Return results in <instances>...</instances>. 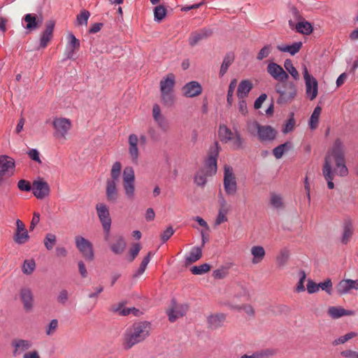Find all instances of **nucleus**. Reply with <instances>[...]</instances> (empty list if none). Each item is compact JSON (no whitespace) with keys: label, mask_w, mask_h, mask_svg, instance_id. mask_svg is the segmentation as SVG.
I'll use <instances>...</instances> for the list:
<instances>
[{"label":"nucleus","mask_w":358,"mask_h":358,"mask_svg":"<svg viewBox=\"0 0 358 358\" xmlns=\"http://www.w3.org/2000/svg\"><path fill=\"white\" fill-rule=\"evenodd\" d=\"M299 280L296 285V290L298 292H304L305 287L303 284L306 278V273L303 271H300L299 272Z\"/></svg>","instance_id":"60"},{"label":"nucleus","mask_w":358,"mask_h":358,"mask_svg":"<svg viewBox=\"0 0 358 358\" xmlns=\"http://www.w3.org/2000/svg\"><path fill=\"white\" fill-rule=\"evenodd\" d=\"M32 190L37 199H42L49 194L50 187L45 181L38 180L34 181Z\"/></svg>","instance_id":"17"},{"label":"nucleus","mask_w":358,"mask_h":358,"mask_svg":"<svg viewBox=\"0 0 358 358\" xmlns=\"http://www.w3.org/2000/svg\"><path fill=\"white\" fill-rule=\"evenodd\" d=\"M112 310L115 313H117L119 315L125 316L131 314V310H135V308H126L123 303H120L117 305H113L111 308Z\"/></svg>","instance_id":"39"},{"label":"nucleus","mask_w":358,"mask_h":358,"mask_svg":"<svg viewBox=\"0 0 358 358\" xmlns=\"http://www.w3.org/2000/svg\"><path fill=\"white\" fill-rule=\"evenodd\" d=\"M220 150V147L217 142L210 148L208 157L205 163V167L203 170L208 173L210 176L215 175L217 173V160Z\"/></svg>","instance_id":"6"},{"label":"nucleus","mask_w":358,"mask_h":358,"mask_svg":"<svg viewBox=\"0 0 358 358\" xmlns=\"http://www.w3.org/2000/svg\"><path fill=\"white\" fill-rule=\"evenodd\" d=\"M202 257V250L199 247H194L185 257L186 265H190L200 259Z\"/></svg>","instance_id":"31"},{"label":"nucleus","mask_w":358,"mask_h":358,"mask_svg":"<svg viewBox=\"0 0 358 358\" xmlns=\"http://www.w3.org/2000/svg\"><path fill=\"white\" fill-rule=\"evenodd\" d=\"M23 19L27 23L25 28L29 31L38 29L41 23V22L36 20V15L33 14H27Z\"/></svg>","instance_id":"33"},{"label":"nucleus","mask_w":358,"mask_h":358,"mask_svg":"<svg viewBox=\"0 0 358 358\" xmlns=\"http://www.w3.org/2000/svg\"><path fill=\"white\" fill-rule=\"evenodd\" d=\"M122 169L121 163L119 162H116L113 164L111 171H110V176L111 179L114 180V181H117L120 177V171Z\"/></svg>","instance_id":"56"},{"label":"nucleus","mask_w":358,"mask_h":358,"mask_svg":"<svg viewBox=\"0 0 358 358\" xmlns=\"http://www.w3.org/2000/svg\"><path fill=\"white\" fill-rule=\"evenodd\" d=\"M138 138L136 134H132L129 136L128 152H129V155L131 162L135 164H138V155H139V151H138Z\"/></svg>","instance_id":"19"},{"label":"nucleus","mask_w":358,"mask_h":358,"mask_svg":"<svg viewBox=\"0 0 358 358\" xmlns=\"http://www.w3.org/2000/svg\"><path fill=\"white\" fill-rule=\"evenodd\" d=\"M188 310V306L186 304H178L174 301H172L171 308L167 310L169 321L175 322L178 318L184 316Z\"/></svg>","instance_id":"13"},{"label":"nucleus","mask_w":358,"mask_h":358,"mask_svg":"<svg viewBox=\"0 0 358 358\" xmlns=\"http://www.w3.org/2000/svg\"><path fill=\"white\" fill-rule=\"evenodd\" d=\"M303 74L306 83V93L310 100H313L317 95V81L310 76L306 66L303 68Z\"/></svg>","instance_id":"10"},{"label":"nucleus","mask_w":358,"mask_h":358,"mask_svg":"<svg viewBox=\"0 0 358 358\" xmlns=\"http://www.w3.org/2000/svg\"><path fill=\"white\" fill-rule=\"evenodd\" d=\"M96 209L103 229L108 235L109 234L111 225V219L110 217L108 208L106 204L101 203L96 204Z\"/></svg>","instance_id":"11"},{"label":"nucleus","mask_w":358,"mask_h":358,"mask_svg":"<svg viewBox=\"0 0 358 358\" xmlns=\"http://www.w3.org/2000/svg\"><path fill=\"white\" fill-rule=\"evenodd\" d=\"M234 134V133L226 125L223 124L220 126L218 135L222 142L224 143H229L231 140V137Z\"/></svg>","instance_id":"35"},{"label":"nucleus","mask_w":358,"mask_h":358,"mask_svg":"<svg viewBox=\"0 0 358 358\" xmlns=\"http://www.w3.org/2000/svg\"><path fill=\"white\" fill-rule=\"evenodd\" d=\"M68 38L69 42L67 44L66 48V57L68 59H71L73 57L75 52L80 48V41L73 34H69Z\"/></svg>","instance_id":"25"},{"label":"nucleus","mask_w":358,"mask_h":358,"mask_svg":"<svg viewBox=\"0 0 358 358\" xmlns=\"http://www.w3.org/2000/svg\"><path fill=\"white\" fill-rule=\"evenodd\" d=\"M69 299V293L66 289H62L57 294V301L62 306H66Z\"/></svg>","instance_id":"54"},{"label":"nucleus","mask_w":358,"mask_h":358,"mask_svg":"<svg viewBox=\"0 0 358 358\" xmlns=\"http://www.w3.org/2000/svg\"><path fill=\"white\" fill-rule=\"evenodd\" d=\"M166 15V8L162 6H157L154 10L155 20L157 22H161Z\"/></svg>","instance_id":"53"},{"label":"nucleus","mask_w":358,"mask_h":358,"mask_svg":"<svg viewBox=\"0 0 358 358\" xmlns=\"http://www.w3.org/2000/svg\"><path fill=\"white\" fill-rule=\"evenodd\" d=\"M236 83H237L236 80L234 79L231 81L229 86L227 99V102L229 105H231V103H232L233 94H234V90L236 87Z\"/></svg>","instance_id":"61"},{"label":"nucleus","mask_w":358,"mask_h":358,"mask_svg":"<svg viewBox=\"0 0 358 358\" xmlns=\"http://www.w3.org/2000/svg\"><path fill=\"white\" fill-rule=\"evenodd\" d=\"M267 72L278 83L287 80L289 77L287 73L280 65L274 62L268 64Z\"/></svg>","instance_id":"16"},{"label":"nucleus","mask_w":358,"mask_h":358,"mask_svg":"<svg viewBox=\"0 0 358 358\" xmlns=\"http://www.w3.org/2000/svg\"><path fill=\"white\" fill-rule=\"evenodd\" d=\"M243 141L239 132L236 131L229 142L231 143V146L234 150H238L243 147Z\"/></svg>","instance_id":"43"},{"label":"nucleus","mask_w":358,"mask_h":358,"mask_svg":"<svg viewBox=\"0 0 358 358\" xmlns=\"http://www.w3.org/2000/svg\"><path fill=\"white\" fill-rule=\"evenodd\" d=\"M346 148L344 143L340 138H336L332 146L327 150L324 157V164L322 173L327 186L329 189L334 187L333 180L334 173L332 171L331 163H335L334 172L339 176L345 177L348 174V169L346 166L345 160Z\"/></svg>","instance_id":"1"},{"label":"nucleus","mask_w":358,"mask_h":358,"mask_svg":"<svg viewBox=\"0 0 358 358\" xmlns=\"http://www.w3.org/2000/svg\"><path fill=\"white\" fill-rule=\"evenodd\" d=\"M225 319L226 315L223 313H220L210 316L208 322L211 328L217 329L223 324Z\"/></svg>","instance_id":"32"},{"label":"nucleus","mask_w":358,"mask_h":358,"mask_svg":"<svg viewBox=\"0 0 358 358\" xmlns=\"http://www.w3.org/2000/svg\"><path fill=\"white\" fill-rule=\"evenodd\" d=\"M301 46H302V43L301 42H298V43H294L291 45H285V46L278 45V49L280 51L285 52H289L292 55H294L296 53H297L300 50Z\"/></svg>","instance_id":"36"},{"label":"nucleus","mask_w":358,"mask_h":358,"mask_svg":"<svg viewBox=\"0 0 358 358\" xmlns=\"http://www.w3.org/2000/svg\"><path fill=\"white\" fill-rule=\"evenodd\" d=\"M233 61V55L228 54L224 57L220 71V76H223L227 73L229 66L232 64Z\"/></svg>","instance_id":"44"},{"label":"nucleus","mask_w":358,"mask_h":358,"mask_svg":"<svg viewBox=\"0 0 358 358\" xmlns=\"http://www.w3.org/2000/svg\"><path fill=\"white\" fill-rule=\"evenodd\" d=\"M321 111H322V108L320 106H317L315 108V109L310 116V122H309L310 127L312 129H315V128L317 127L319 117H320Z\"/></svg>","instance_id":"38"},{"label":"nucleus","mask_w":358,"mask_h":358,"mask_svg":"<svg viewBox=\"0 0 358 358\" xmlns=\"http://www.w3.org/2000/svg\"><path fill=\"white\" fill-rule=\"evenodd\" d=\"M231 308L234 309H237V310L243 309L245 311V313L249 316L252 317L255 315V309L250 305H243L242 306H232Z\"/></svg>","instance_id":"63"},{"label":"nucleus","mask_w":358,"mask_h":358,"mask_svg":"<svg viewBox=\"0 0 358 358\" xmlns=\"http://www.w3.org/2000/svg\"><path fill=\"white\" fill-rule=\"evenodd\" d=\"M212 34V31L208 29H203L192 32L189 38V44L191 46L196 45L199 41L205 39Z\"/></svg>","instance_id":"23"},{"label":"nucleus","mask_w":358,"mask_h":358,"mask_svg":"<svg viewBox=\"0 0 358 358\" xmlns=\"http://www.w3.org/2000/svg\"><path fill=\"white\" fill-rule=\"evenodd\" d=\"M270 203L275 208H282L283 206L282 196L276 193H271L270 197Z\"/></svg>","instance_id":"48"},{"label":"nucleus","mask_w":358,"mask_h":358,"mask_svg":"<svg viewBox=\"0 0 358 358\" xmlns=\"http://www.w3.org/2000/svg\"><path fill=\"white\" fill-rule=\"evenodd\" d=\"M296 29L298 32L303 34H310L313 31V27L307 21H301L296 24Z\"/></svg>","instance_id":"40"},{"label":"nucleus","mask_w":358,"mask_h":358,"mask_svg":"<svg viewBox=\"0 0 358 358\" xmlns=\"http://www.w3.org/2000/svg\"><path fill=\"white\" fill-rule=\"evenodd\" d=\"M161 99L165 106H171L175 101V95L173 92H161Z\"/></svg>","instance_id":"47"},{"label":"nucleus","mask_w":358,"mask_h":358,"mask_svg":"<svg viewBox=\"0 0 358 358\" xmlns=\"http://www.w3.org/2000/svg\"><path fill=\"white\" fill-rule=\"evenodd\" d=\"M228 211L227 210H219V213L216 218L215 224L220 225V224L227 221V213Z\"/></svg>","instance_id":"64"},{"label":"nucleus","mask_w":358,"mask_h":358,"mask_svg":"<svg viewBox=\"0 0 358 358\" xmlns=\"http://www.w3.org/2000/svg\"><path fill=\"white\" fill-rule=\"evenodd\" d=\"M250 252L252 255V263L254 264L261 263L266 255L265 250L261 245L252 246L250 249Z\"/></svg>","instance_id":"27"},{"label":"nucleus","mask_w":358,"mask_h":358,"mask_svg":"<svg viewBox=\"0 0 358 358\" xmlns=\"http://www.w3.org/2000/svg\"><path fill=\"white\" fill-rule=\"evenodd\" d=\"M14 167V163L6 158H0V182L4 177L10 176V170Z\"/></svg>","instance_id":"28"},{"label":"nucleus","mask_w":358,"mask_h":358,"mask_svg":"<svg viewBox=\"0 0 358 358\" xmlns=\"http://www.w3.org/2000/svg\"><path fill=\"white\" fill-rule=\"evenodd\" d=\"M20 294L25 310H31L34 305V297L31 290L27 287L22 288Z\"/></svg>","instance_id":"22"},{"label":"nucleus","mask_w":358,"mask_h":358,"mask_svg":"<svg viewBox=\"0 0 358 358\" xmlns=\"http://www.w3.org/2000/svg\"><path fill=\"white\" fill-rule=\"evenodd\" d=\"M106 196L109 202L115 203L118 199L117 183L114 180H107L106 183Z\"/></svg>","instance_id":"21"},{"label":"nucleus","mask_w":358,"mask_h":358,"mask_svg":"<svg viewBox=\"0 0 358 358\" xmlns=\"http://www.w3.org/2000/svg\"><path fill=\"white\" fill-rule=\"evenodd\" d=\"M354 233V229L351 222L344 224L343 231L341 237V243L346 245L351 239Z\"/></svg>","instance_id":"34"},{"label":"nucleus","mask_w":358,"mask_h":358,"mask_svg":"<svg viewBox=\"0 0 358 358\" xmlns=\"http://www.w3.org/2000/svg\"><path fill=\"white\" fill-rule=\"evenodd\" d=\"M152 117L158 127L164 131H166L169 129L168 120L162 114L159 105L155 104L152 107Z\"/></svg>","instance_id":"20"},{"label":"nucleus","mask_w":358,"mask_h":358,"mask_svg":"<svg viewBox=\"0 0 358 358\" xmlns=\"http://www.w3.org/2000/svg\"><path fill=\"white\" fill-rule=\"evenodd\" d=\"M210 176L205 170L200 169L198 171L194 176V182L201 187H204L207 182V177Z\"/></svg>","instance_id":"37"},{"label":"nucleus","mask_w":358,"mask_h":358,"mask_svg":"<svg viewBox=\"0 0 358 358\" xmlns=\"http://www.w3.org/2000/svg\"><path fill=\"white\" fill-rule=\"evenodd\" d=\"M43 242L46 249L50 250L56 244V236L52 234H47Z\"/></svg>","instance_id":"55"},{"label":"nucleus","mask_w":358,"mask_h":358,"mask_svg":"<svg viewBox=\"0 0 358 358\" xmlns=\"http://www.w3.org/2000/svg\"><path fill=\"white\" fill-rule=\"evenodd\" d=\"M289 257V251L287 249L280 250L279 255L276 257V264L278 267H283L286 265Z\"/></svg>","instance_id":"41"},{"label":"nucleus","mask_w":358,"mask_h":358,"mask_svg":"<svg viewBox=\"0 0 358 358\" xmlns=\"http://www.w3.org/2000/svg\"><path fill=\"white\" fill-rule=\"evenodd\" d=\"M289 147L290 143L288 142L281 144L273 149V154L276 159H280L285 150H287Z\"/></svg>","instance_id":"51"},{"label":"nucleus","mask_w":358,"mask_h":358,"mask_svg":"<svg viewBox=\"0 0 358 358\" xmlns=\"http://www.w3.org/2000/svg\"><path fill=\"white\" fill-rule=\"evenodd\" d=\"M319 289H321L323 291H325L328 294H331L332 290V282L329 278L326 279L324 282L318 283Z\"/></svg>","instance_id":"58"},{"label":"nucleus","mask_w":358,"mask_h":358,"mask_svg":"<svg viewBox=\"0 0 358 358\" xmlns=\"http://www.w3.org/2000/svg\"><path fill=\"white\" fill-rule=\"evenodd\" d=\"M182 91L185 96L192 98L202 93V87L199 82L191 81L182 87Z\"/></svg>","instance_id":"18"},{"label":"nucleus","mask_w":358,"mask_h":358,"mask_svg":"<svg viewBox=\"0 0 358 358\" xmlns=\"http://www.w3.org/2000/svg\"><path fill=\"white\" fill-rule=\"evenodd\" d=\"M55 129L54 136L57 138L66 139L69 131L71 128V122L65 117H56L52 121Z\"/></svg>","instance_id":"7"},{"label":"nucleus","mask_w":358,"mask_h":358,"mask_svg":"<svg viewBox=\"0 0 358 358\" xmlns=\"http://www.w3.org/2000/svg\"><path fill=\"white\" fill-rule=\"evenodd\" d=\"M76 247L83 257L88 260H92L94 258V253L91 243L83 237H76Z\"/></svg>","instance_id":"15"},{"label":"nucleus","mask_w":358,"mask_h":358,"mask_svg":"<svg viewBox=\"0 0 358 358\" xmlns=\"http://www.w3.org/2000/svg\"><path fill=\"white\" fill-rule=\"evenodd\" d=\"M248 131L251 134L257 133L261 141H268L275 138V130L268 125H261L257 122H252L248 124Z\"/></svg>","instance_id":"4"},{"label":"nucleus","mask_w":358,"mask_h":358,"mask_svg":"<svg viewBox=\"0 0 358 358\" xmlns=\"http://www.w3.org/2000/svg\"><path fill=\"white\" fill-rule=\"evenodd\" d=\"M90 16V13L87 10H82L76 17V24L78 26H87V20Z\"/></svg>","instance_id":"49"},{"label":"nucleus","mask_w":358,"mask_h":358,"mask_svg":"<svg viewBox=\"0 0 358 358\" xmlns=\"http://www.w3.org/2000/svg\"><path fill=\"white\" fill-rule=\"evenodd\" d=\"M210 266L208 264H203L200 266H195L191 268V271L194 275H202L210 271Z\"/></svg>","instance_id":"57"},{"label":"nucleus","mask_w":358,"mask_h":358,"mask_svg":"<svg viewBox=\"0 0 358 358\" xmlns=\"http://www.w3.org/2000/svg\"><path fill=\"white\" fill-rule=\"evenodd\" d=\"M224 188L229 195H234L237 191V183L233 169L229 165L224 166Z\"/></svg>","instance_id":"9"},{"label":"nucleus","mask_w":358,"mask_h":358,"mask_svg":"<svg viewBox=\"0 0 358 358\" xmlns=\"http://www.w3.org/2000/svg\"><path fill=\"white\" fill-rule=\"evenodd\" d=\"M126 248V242L124 238L120 237L111 246L112 251L115 254H121Z\"/></svg>","instance_id":"42"},{"label":"nucleus","mask_w":358,"mask_h":358,"mask_svg":"<svg viewBox=\"0 0 358 358\" xmlns=\"http://www.w3.org/2000/svg\"><path fill=\"white\" fill-rule=\"evenodd\" d=\"M16 228L13 235V241L19 245L26 243L29 240V235L24 222L17 219L15 222Z\"/></svg>","instance_id":"12"},{"label":"nucleus","mask_w":358,"mask_h":358,"mask_svg":"<svg viewBox=\"0 0 358 358\" xmlns=\"http://www.w3.org/2000/svg\"><path fill=\"white\" fill-rule=\"evenodd\" d=\"M33 342L28 339L15 338L11 341L12 354L14 357L24 356L33 347Z\"/></svg>","instance_id":"8"},{"label":"nucleus","mask_w":358,"mask_h":358,"mask_svg":"<svg viewBox=\"0 0 358 358\" xmlns=\"http://www.w3.org/2000/svg\"><path fill=\"white\" fill-rule=\"evenodd\" d=\"M58 327V321L56 319L52 320L46 328L45 333L48 336L55 334Z\"/></svg>","instance_id":"62"},{"label":"nucleus","mask_w":358,"mask_h":358,"mask_svg":"<svg viewBox=\"0 0 358 358\" xmlns=\"http://www.w3.org/2000/svg\"><path fill=\"white\" fill-rule=\"evenodd\" d=\"M336 289L339 295L350 293L352 290H358V279H343L338 283Z\"/></svg>","instance_id":"14"},{"label":"nucleus","mask_w":358,"mask_h":358,"mask_svg":"<svg viewBox=\"0 0 358 358\" xmlns=\"http://www.w3.org/2000/svg\"><path fill=\"white\" fill-rule=\"evenodd\" d=\"M328 314L331 317L338 319L344 315H352L355 314V312L347 310L341 307L331 306L328 309Z\"/></svg>","instance_id":"29"},{"label":"nucleus","mask_w":358,"mask_h":358,"mask_svg":"<svg viewBox=\"0 0 358 358\" xmlns=\"http://www.w3.org/2000/svg\"><path fill=\"white\" fill-rule=\"evenodd\" d=\"M150 255H151V252H150L143 258V259L142 260V262H141V264L139 266V268L136 271V273L135 274H134V277H138V276L142 275L144 273V271H145L146 267H147L148 263L150 261Z\"/></svg>","instance_id":"50"},{"label":"nucleus","mask_w":358,"mask_h":358,"mask_svg":"<svg viewBox=\"0 0 358 358\" xmlns=\"http://www.w3.org/2000/svg\"><path fill=\"white\" fill-rule=\"evenodd\" d=\"M36 268L35 261L34 259H26L24 260L22 265V272L24 274H31Z\"/></svg>","instance_id":"46"},{"label":"nucleus","mask_w":358,"mask_h":358,"mask_svg":"<svg viewBox=\"0 0 358 358\" xmlns=\"http://www.w3.org/2000/svg\"><path fill=\"white\" fill-rule=\"evenodd\" d=\"M357 336V334L355 332H350L348 334H346L345 335L341 336L340 338L336 339L333 342L334 345H338L340 344H343L350 339L355 337Z\"/></svg>","instance_id":"59"},{"label":"nucleus","mask_w":358,"mask_h":358,"mask_svg":"<svg viewBox=\"0 0 358 358\" xmlns=\"http://www.w3.org/2000/svg\"><path fill=\"white\" fill-rule=\"evenodd\" d=\"M252 88V84L250 80H242L238 86L237 90V96L239 99H243L245 98L250 91Z\"/></svg>","instance_id":"30"},{"label":"nucleus","mask_w":358,"mask_h":358,"mask_svg":"<svg viewBox=\"0 0 358 358\" xmlns=\"http://www.w3.org/2000/svg\"><path fill=\"white\" fill-rule=\"evenodd\" d=\"M272 45H264L257 53V59L258 61H262L264 59L267 58L272 51Z\"/></svg>","instance_id":"52"},{"label":"nucleus","mask_w":358,"mask_h":358,"mask_svg":"<svg viewBox=\"0 0 358 358\" xmlns=\"http://www.w3.org/2000/svg\"><path fill=\"white\" fill-rule=\"evenodd\" d=\"M275 90L279 94L277 103L284 104L292 102L297 95V87L294 83L287 80L278 83Z\"/></svg>","instance_id":"3"},{"label":"nucleus","mask_w":358,"mask_h":358,"mask_svg":"<svg viewBox=\"0 0 358 358\" xmlns=\"http://www.w3.org/2000/svg\"><path fill=\"white\" fill-rule=\"evenodd\" d=\"M150 324L148 322H138L134 323L127 329L124 335L123 345L128 350L136 344L143 341L150 334Z\"/></svg>","instance_id":"2"},{"label":"nucleus","mask_w":358,"mask_h":358,"mask_svg":"<svg viewBox=\"0 0 358 358\" xmlns=\"http://www.w3.org/2000/svg\"><path fill=\"white\" fill-rule=\"evenodd\" d=\"M284 66L286 71L293 77L294 79H299V73L296 68L293 66L292 62L290 59H286L285 61Z\"/></svg>","instance_id":"45"},{"label":"nucleus","mask_w":358,"mask_h":358,"mask_svg":"<svg viewBox=\"0 0 358 358\" xmlns=\"http://www.w3.org/2000/svg\"><path fill=\"white\" fill-rule=\"evenodd\" d=\"M175 85V76L173 73H169L166 78L160 81V92H173Z\"/></svg>","instance_id":"26"},{"label":"nucleus","mask_w":358,"mask_h":358,"mask_svg":"<svg viewBox=\"0 0 358 358\" xmlns=\"http://www.w3.org/2000/svg\"><path fill=\"white\" fill-rule=\"evenodd\" d=\"M55 27V22L54 21H48L45 24V30L42 34L41 38L40 46L42 48H45L47 47L48 43L51 40L52 37V33Z\"/></svg>","instance_id":"24"},{"label":"nucleus","mask_w":358,"mask_h":358,"mask_svg":"<svg viewBox=\"0 0 358 358\" xmlns=\"http://www.w3.org/2000/svg\"><path fill=\"white\" fill-rule=\"evenodd\" d=\"M122 185L127 198L133 199L135 192V173L131 166H127L124 169Z\"/></svg>","instance_id":"5"}]
</instances>
